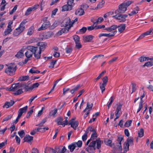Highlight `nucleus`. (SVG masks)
I'll return each mask as SVG.
<instances>
[{"label":"nucleus","mask_w":153,"mask_h":153,"mask_svg":"<svg viewBox=\"0 0 153 153\" xmlns=\"http://www.w3.org/2000/svg\"><path fill=\"white\" fill-rule=\"evenodd\" d=\"M101 141L99 138L91 142L85 149L89 153L94 152L96 148L99 149L101 148Z\"/></svg>","instance_id":"nucleus-1"},{"label":"nucleus","mask_w":153,"mask_h":153,"mask_svg":"<svg viewBox=\"0 0 153 153\" xmlns=\"http://www.w3.org/2000/svg\"><path fill=\"white\" fill-rule=\"evenodd\" d=\"M7 68L4 70V72L8 75L13 76L15 74L16 70V65L14 63H11L8 65H6Z\"/></svg>","instance_id":"nucleus-2"},{"label":"nucleus","mask_w":153,"mask_h":153,"mask_svg":"<svg viewBox=\"0 0 153 153\" xmlns=\"http://www.w3.org/2000/svg\"><path fill=\"white\" fill-rule=\"evenodd\" d=\"M27 22L26 20H24L20 23L19 27L14 31L13 35L15 36H18L25 29V25Z\"/></svg>","instance_id":"nucleus-3"},{"label":"nucleus","mask_w":153,"mask_h":153,"mask_svg":"<svg viewBox=\"0 0 153 153\" xmlns=\"http://www.w3.org/2000/svg\"><path fill=\"white\" fill-rule=\"evenodd\" d=\"M128 16L127 14H116L115 16H112V17L114 18L117 20L119 22H125L126 21V18L128 17Z\"/></svg>","instance_id":"nucleus-4"},{"label":"nucleus","mask_w":153,"mask_h":153,"mask_svg":"<svg viewBox=\"0 0 153 153\" xmlns=\"http://www.w3.org/2000/svg\"><path fill=\"white\" fill-rule=\"evenodd\" d=\"M126 10V7H125L124 4L122 3L119 5L118 8L115 11L114 13L117 15H118V14L124 13Z\"/></svg>","instance_id":"nucleus-5"},{"label":"nucleus","mask_w":153,"mask_h":153,"mask_svg":"<svg viewBox=\"0 0 153 153\" xmlns=\"http://www.w3.org/2000/svg\"><path fill=\"white\" fill-rule=\"evenodd\" d=\"M123 105L122 102H120L118 104H117V107L115 112L116 118H119L120 115V111H121L122 107Z\"/></svg>","instance_id":"nucleus-6"},{"label":"nucleus","mask_w":153,"mask_h":153,"mask_svg":"<svg viewBox=\"0 0 153 153\" xmlns=\"http://www.w3.org/2000/svg\"><path fill=\"white\" fill-rule=\"evenodd\" d=\"M71 24V19L69 18L65 19L61 24V27H69Z\"/></svg>","instance_id":"nucleus-7"},{"label":"nucleus","mask_w":153,"mask_h":153,"mask_svg":"<svg viewBox=\"0 0 153 153\" xmlns=\"http://www.w3.org/2000/svg\"><path fill=\"white\" fill-rule=\"evenodd\" d=\"M51 25L49 21H46L43 23L41 26L38 29L39 31L45 30L49 27Z\"/></svg>","instance_id":"nucleus-8"},{"label":"nucleus","mask_w":153,"mask_h":153,"mask_svg":"<svg viewBox=\"0 0 153 153\" xmlns=\"http://www.w3.org/2000/svg\"><path fill=\"white\" fill-rule=\"evenodd\" d=\"M117 30H115L114 31L112 32L111 33H100L99 35V38L101 37L102 36H104L105 37H110L114 36L117 33Z\"/></svg>","instance_id":"nucleus-9"},{"label":"nucleus","mask_w":153,"mask_h":153,"mask_svg":"<svg viewBox=\"0 0 153 153\" xmlns=\"http://www.w3.org/2000/svg\"><path fill=\"white\" fill-rule=\"evenodd\" d=\"M55 149L57 153H65L67 150L65 146H60L58 147H56Z\"/></svg>","instance_id":"nucleus-10"},{"label":"nucleus","mask_w":153,"mask_h":153,"mask_svg":"<svg viewBox=\"0 0 153 153\" xmlns=\"http://www.w3.org/2000/svg\"><path fill=\"white\" fill-rule=\"evenodd\" d=\"M68 124L71 125V127L73 128L74 129L76 130L78 126L79 123L77 121H73L72 120H70Z\"/></svg>","instance_id":"nucleus-11"},{"label":"nucleus","mask_w":153,"mask_h":153,"mask_svg":"<svg viewBox=\"0 0 153 153\" xmlns=\"http://www.w3.org/2000/svg\"><path fill=\"white\" fill-rule=\"evenodd\" d=\"M123 137L122 136H120L118 137V139L117 140L118 143H117V148H118L119 150L121 151L122 150V148L121 146V142L123 140Z\"/></svg>","instance_id":"nucleus-12"},{"label":"nucleus","mask_w":153,"mask_h":153,"mask_svg":"<svg viewBox=\"0 0 153 153\" xmlns=\"http://www.w3.org/2000/svg\"><path fill=\"white\" fill-rule=\"evenodd\" d=\"M117 28V25H114L109 27L105 28L104 30H106L109 32H110L111 31L112 32L115 30H117L116 29Z\"/></svg>","instance_id":"nucleus-13"},{"label":"nucleus","mask_w":153,"mask_h":153,"mask_svg":"<svg viewBox=\"0 0 153 153\" xmlns=\"http://www.w3.org/2000/svg\"><path fill=\"white\" fill-rule=\"evenodd\" d=\"M94 37L91 35L84 36L83 37V41L85 42H90Z\"/></svg>","instance_id":"nucleus-14"},{"label":"nucleus","mask_w":153,"mask_h":153,"mask_svg":"<svg viewBox=\"0 0 153 153\" xmlns=\"http://www.w3.org/2000/svg\"><path fill=\"white\" fill-rule=\"evenodd\" d=\"M15 102L14 100H11L10 102L7 101L4 104L3 106V107H6V108H8L12 106L14 103Z\"/></svg>","instance_id":"nucleus-15"},{"label":"nucleus","mask_w":153,"mask_h":153,"mask_svg":"<svg viewBox=\"0 0 153 153\" xmlns=\"http://www.w3.org/2000/svg\"><path fill=\"white\" fill-rule=\"evenodd\" d=\"M118 31L120 33H122L125 30L126 26L125 24H121L118 26L117 25Z\"/></svg>","instance_id":"nucleus-16"},{"label":"nucleus","mask_w":153,"mask_h":153,"mask_svg":"<svg viewBox=\"0 0 153 153\" xmlns=\"http://www.w3.org/2000/svg\"><path fill=\"white\" fill-rule=\"evenodd\" d=\"M85 13L84 10L82 8H78L75 11V14L76 15L81 16L83 15Z\"/></svg>","instance_id":"nucleus-17"},{"label":"nucleus","mask_w":153,"mask_h":153,"mask_svg":"<svg viewBox=\"0 0 153 153\" xmlns=\"http://www.w3.org/2000/svg\"><path fill=\"white\" fill-rule=\"evenodd\" d=\"M42 52L39 50L38 47L37 48L35 52L34 53V56L36 59H39L41 57V54Z\"/></svg>","instance_id":"nucleus-18"},{"label":"nucleus","mask_w":153,"mask_h":153,"mask_svg":"<svg viewBox=\"0 0 153 153\" xmlns=\"http://www.w3.org/2000/svg\"><path fill=\"white\" fill-rule=\"evenodd\" d=\"M39 47H38L39 50L41 51H43L45 49L46 46V44L43 42H41L39 43Z\"/></svg>","instance_id":"nucleus-19"},{"label":"nucleus","mask_w":153,"mask_h":153,"mask_svg":"<svg viewBox=\"0 0 153 153\" xmlns=\"http://www.w3.org/2000/svg\"><path fill=\"white\" fill-rule=\"evenodd\" d=\"M21 85L20 84H13L10 88L11 90L12 91H15L16 90H17L18 89L20 88L21 87L20 86Z\"/></svg>","instance_id":"nucleus-20"},{"label":"nucleus","mask_w":153,"mask_h":153,"mask_svg":"<svg viewBox=\"0 0 153 153\" xmlns=\"http://www.w3.org/2000/svg\"><path fill=\"white\" fill-rule=\"evenodd\" d=\"M38 48V47L29 46L27 47V49H28L31 53H32V54H34V53L36 51V50Z\"/></svg>","instance_id":"nucleus-21"},{"label":"nucleus","mask_w":153,"mask_h":153,"mask_svg":"<svg viewBox=\"0 0 153 153\" xmlns=\"http://www.w3.org/2000/svg\"><path fill=\"white\" fill-rule=\"evenodd\" d=\"M36 6L34 5L32 7H29L26 11V12L25 13V15L27 16L29 15L30 14L31 11L33 10H34L36 9Z\"/></svg>","instance_id":"nucleus-22"},{"label":"nucleus","mask_w":153,"mask_h":153,"mask_svg":"<svg viewBox=\"0 0 153 153\" xmlns=\"http://www.w3.org/2000/svg\"><path fill=\"white\" fill-rule=\"evenodd\" d=\"M33 140V137L30 136L29 135L27 134L24 137V140L25 141L29 142Z\"/></svg>","instance_id":"nucleus-23"},{"label":"nucleus","mask_w":153,"mask_h":153,"mask_svg":"<svg viewBox=\"0 0 153 153\" xmlns=\"http://www.w3.org/2000/svg\"><path fill=\"white\" fill-rule=\"evenodd\" d=\"M21 87L23 88L25 90V91H29L30 90L32 89V87H29L28 86L26 85V84L25 83H21Z\"/></svg>","instance_id":"nucleus-24"},{"label":"nucleus","mask_w":153,"mask_h":153,"mask_svg":"<svg viewBox=\"0 0 153 153\" xmlns=\"http://www.w3.org/2000/svg\"><path fill=\"white\" fill-rule=\"evenodd\" d=\"M72 6H70L69 5H64L62 7V11H67L68 10H70L72 9Z\"/></svg>","instance_id":"nucleus-25"},{"label":"nucleus","mask_w":153,"mask_h":153,"mask_svg":"<svg viewBox=\"0 0 153 153\" xmlns=\"http://www.w3.org/2000/svg\"><path fill=\"white\" fill-rule=\"evenodd\" d=\"M152 32V30H150L148 31L145 32L142 34L137 39V40H138L139 39H142L143 38L146 36L149 35Z\"/></svg>","instance_id":"nucleus-26"},{"label":"nucleus","mask_w":153,"mask_h":153,"mask_svg":"<svg viewBox=\"0 0 153 153\" xmlns=\"http://www.w3.org/2000/svg\"><path fill=\"white\" fill-rule=\"evenodd\" d=\"M96 131L94 129L93 126H90L87 128L85 132H87V133L88 134L89 133V131L93 133L94 132L96 133Z\"/></svg>","instance_id":"nucleus-27"},{"label":"nucleus","mask_w":153,"mask_h":153,"mask_svg":"<svg viewBox=\"0 0 153 153\" xmlns=\"http://www.w3.org/2000/svg\"><path fill=\"white\" fill-rule=\"evenodd\" d=\"M76 147V144L73 143L68 146V149L70 150L71 152H73Z\"/></svg>","instance_id":"nucleus-28"},{"label":"nucleus","mask_w":153,"mask_h":153,"mask_svg":"<svg viewBox=\"0 0 153 153\" xmlns=\"http://www.w3.org/2000/svg\"><path fill=\"white\" fill-rule=\"evenodd\" d=\"M34 31V28L33 26H31L27 32V35L29 36H31L33 33Z\"/></svg>","instance_id":"nucleus-29"},{"label":"nucleus","mask_w":153,"mask_h":153,"mask_svg":"<svg viewBox=\"0 0 153 153\" xmlns=\"http://www.w3.org/2000/svg\"><path fill=\"white\" fill-rule=\"evenodd\" d=\"M29 78V76H23L20 77L19 79V80L21 81H25L28 80Z\"/></svg>","instance_id":"nucleus-30"},{"label":"nucleus","mask_w":153,"mask_h":153,"mask_svg":"<svg viewBox=\"0 0 153 153\" xmlns=\"http://www.w3.org/2000/svg\"><path fill=\"white\" fill-rule=\"evenodd\" d=\"M72 48L70 45L67 46L65 49L66 53H70L72 51Z\"/></svg>","instance_id":"nucleus-31"},{"label":"nucleus","mask_w":153,"mask_h":153,"mask_svg":"<svg viewBox=\"0 0 153 153\" xmlns=\"http://www.w3.org/2000/svg\"><path fill=\"white\" fill-rule=\"evenodd\" d=\"M13 30L11 27H7L5 29L4 32V35L5 36L7 35L8 34L10 33Z\"/></svg>","instance_id":"nucleus-32"},{"label":"nucleus","mask_w":153,"mask_h":153,"mask_svg":"<svg viewBox=\"0 0 153 153\" xmlns=\"http://www.w3.org/2000/svg\"><path fill=\"white\" fill-rule=\"evenodd\" d=\"M25 55L27 58H30L33 56L32 53H31L30 51L27 49V51L25 53Z\"/></svg>","instance_id":"nucleus-33"},{"label":"nucleus","mask_w":153,"mask_h":153,"mask_svg":"<svg viewBox=\"0 0 153 153\" xmlns=\"http://www.w3.org/2000/svg\"><path fill=\"white\" fill-rule=\"evenodd\" d=\"M150 59L148 57H146L144 56H142L140 59V62H142L146 61H148Z\"/></svg>","instance_id":"nucleus-34"},{"label":"nucleus","mask_w":153,"mask_h":153,"mask_svg":"<svg viewBox=\"0 0 153 153\" xmlns=\"http://www.w3.org/2000/svg\"><path fill=\"white\" fill-rule=\"evenodd\" d=\"M153 65V60H151L145 63L143 65V66H146L147 67H149Z\"/></svg>","instance_id":"nucleus-35"},{"label":"nucleus","mask_w":153,"mask_h":153,"mask_svg":"<svg viewBox=\"0 0 153 153\" xmlns=\"http://www.w3.org/2000/svg\"><path fill=\"white\" fill-rule=\"evenodd\" d=\"M106 85L103 84L101 83H100V89L101 90L102 93H103V92L105 90V87Z\"/></svg>","instance_id":"nucleus-36"},{"label":"nucleus","mask_w":153,"mask_h":153,"mask_svg":"<svg viewBox=\"0 0 153 153\" xmlns=\"http://www.w3.org/2000/svg\"><path fill=\"white\" fill-rule=\"evenodd\" d=\"M73 38L75 43L80 42V38L78 35H75L73 36Z\"/></svg>","instance_id":"nucleus-37"},{"label":"nucleus","mask_w":153,"mask_h":153,"mask_svg":"<svg viewBox=\"0 0 153 153\" xmlns=\"http://www.w3.org/2000/svg\"><path fill=\"white\" fill-rule=\"evenodd\" d=\"M23 88H20L17 90V91L14 93V94L15 95H18L23 92L22 91Z\"/></svg>","instance_id":"nucleus-38"},{"label":"nucleus","mask_w":153,"mask_h":153,"mask_svg":"<svg viewBox=\"0 0 153 153\" xmlns=\"http://www.w3.org/2000/svg\"><path fill=\"white\" fill-rule=\"evenodd\" d=\"M129 145L128 144V143L126 142L124 143L123 149L124 151H126L127 152L129 150Z\"/></svg>","instance_id":"nucleus-39"},{"label":"nucleus","mask_w":153,"mask_h":153,"mask_svg":"<svg viewBox=\"0 0 153 153\" xmlns=\"http://www.w3.org/2000/svg\"><path fill=\"white\" fill-rule=\"evenodd\" d=\"M27 108V106H26L22 108H20L19 110V111L20 112H21L22 114L23 113H25L26 112Z\"/></svg>","instance_id":"nucleus-40"},{"label":"nucleus","mask_w":153,"mask_h":153,"mask_svg":"<svg viewBox=\"0 0 153 153\" xmlns=\"http://www.w3.org/2000/svg\"><path fill=\"white\" fill-rule=\"evenodd\" d=\"M71 27V26H70L69 27H64L61 29V30L63 33H66L69 31V30Z\"/></svg>","instance_id":"nucleus-41"},{"label":"nucleus","mask_w":153,"mask_h":153,"mask_svg":"<svg viewBox=\"0 0 153 153\" xmlns=\"http://www.w3.org/2000/svg\"><path fill=\"white\" fill-rule=\"evenodd\" d=\"M127 143H128V144L132 145H133V140L132 138L131 137L128 138L127 140Z\"/></svg>","instance_id":"nucleus-42"},{"label":"nucleus","mask_w":153,"mask_h":153,"mask_svg":"<svg viewBox=\"0 0 153 153\" xmlns=\"http://www.w3.org/2000/svg\"><path fill=\"white\" fill-rule=\"evenodd\" d=\"M41 129H42V128H38L37 129H35L33 130L31 132H30V134L31 135H34L37 132L40 131V130Z\"/></svg>","instance_id":"nucleus-43"},{"label":"nucleus","mask_w":153,"mask_h":153,"mask_svg":"<svg viewBox=\"0 0 153 153\" xmlns=\"http://www.w3.org/2000/svg\"><path fill=\"white\" fill-rule=\"evenodd\" d=\"M138 136L139 137H141L143 136L144 134V130L143 128H141L140 130H139L138 131Z\"/></svg>","instance_id":"nucleus-44"},{"label":"nucleus","mask_w":153,"mask_h":153,"mask_svg":"<svg viewBox=\"0 0 153 153\" xmlns=\"http://www.w3.org/2000/svg\"><path fill=\"white\" fill-rule=\"evenodd\" d=\"M108 78L107 76H105L102 78V81L103 83H102L107 85L108 82Z\"/></svg>","instance_id":"nucleus-45"},{"label":"nucleus","mask_w":153,"mask_h":153,"mask_svg":"<svg viewBox=\"0 0 153 153\" xmlns=\"http://www.w3.org/2000/svg\"><path fill=\"white\" fill-rule=\"evenodd\" d=\"M57 109H55L51 111L50 113L49 116H50V117L52 116H54L55 114L57 113Z\"/></svg>","instance_id":"nucleus-46"},{"label":"nucleus","mask_w":153,"mask_h":153,"mask_svg":"<svg viewBox=\"0 0 153 153\" xmlns=\"http://www.w3.org/2000/svg\"><path fill=\"white\" fill-rule=\"evenodd\" d=\"M24 56L23 53L22 51H19L16 55L15 56L18 58H21Z\"/></svg>","instance_id":"nucleus-47"},{"label":"nucleus","mask_w":153,"mask_h":153,"mask_svg":"<svg viewBox=\"0 0 153 153\" xmlns=\"http://www.w3.org/2000/svg\"><path fill=\"white\" fill-rule=\"evenodd\" d=\"M63 119L61 117H59L58 119L57 124L58 125H62L63 126V122H62Z\"/></svg>","instance_id":"nucleus-48"},{"label":"nucleus","mask_w":153,"mask_h":153,"mask_svg":"<svg viewBox=\"0 0 153 153\" xmlns=\"http://www.w3.org/2000/svg\"><path fill=\"white\" fill-rule=\"evenodd\" d=\"M97 132H96V133L94 132L93 133H92L91 135V139L92 140H94V139H96V138H97Z\"/></svg>","instance_id":"nucleus-49"},{"label":"nucleus","mask_w":153,"mask_h":153,"mask_svg":"<svg viewBox=\"0 0 153 153\" xmlns=\"http://www.w3.org/2000/svg\"><path fill=\"white\" fill-rule=\"evenodd\" d=\"M57 61L56 60H52L50 63V65L49 66L50 68H53L54 67L55 64Z\"/></svg>","instance_id":"nucleus-50"},{"label":"nucleus","mask_w":153,"mask_h":153,"mask_svg":"<svg viewBox=\"0 0 153 153\" xmlns=\"http://www.w3.org/2000/svg\"><path fill=\"white\" fill-rule=\"evenodd\" d=\"M114 14V12L113 11H110L106 14H105L104 16V17L105 18H106Z\"/></svg>","instance_id":"nucleus-51"},{"label":"nucleus","mask_w":153,"mask_h":153,"mask_svg":"<svg viewBox=\"0 0 153 153\" xmlns=\"http://www.w3.org/2000/svg\"><path fill=\"white\" fill-rule=\"evenodd\" d=\"M112 143V141L110 140H108L107 141H105V144L107 146H110L111 147L113 146V145L114 144H113L112 145L111 144Z\"/></svg>","instance_id":"nucleus-52"},{"label":"nucleus","mask_w":153,"mask_h":153,"mask_svg":"<svg viewBox=\"0 0 153 153\" xmlns=\"http://www.w3.org/2000/svg\"><path fill=\"white\" fill-rule=\"evenodd\" d=\"M143 102L140 101L139 104V106L138 109L137 111V113H138L142 108L143 106Z\"/></svg>","instance_id":"nucleus-53"},{"label":"nucleus","mask_w":153,"mask_h":153,"mask_svg":"<svg viewBox=\"0 0 153 153\" xmlns=\"http://www.w3.org/2000/svg\"><path fill=\"white\" fill-rule=\"evenodd\" d=\"M18 134L21 138H23L25 135V133L23 130H22L20 131H19Z\"/></svg>","instance_id":"nucleus-54"},{"label":"nucleus","mask_w":153,"mask_h":153,"mask_svg":"<svg viewBox=\"0 0 153 153\" xmlns=\"http://www.w3.org/2000/svg\"><path fill=\"white\" fill-rule=\"evenodd\" d=\"M105 2L104 1H102L100 2L97 5V8H100L102 7L103 4H105Z\"/></svg>","instance_id":"nucleus-55"},{"label":"nucleus","mask_w":153,"mask_h":153,"mask_svg":"<svg viewBox=\"0 0 153 153\" xmlns=\"http://www.w3.org/2000/svg\"><path fill=\"white\" fill-rule=\"evenodd\" d=\"M75 47L78 49H79L82 47V45L80 42L75 43Z\"/></svg>","instance_id":"nucleus-56"},{"label":"nucleus","mask_w":153,"mask_h":153,"mask_svg":"<svg viewBox=\"0 0 153 153\" xmlns=\"http://www.w3.org/2000/svg\"><path fill=\"white\" fill-rule=\"evenodd\" d=\"M132 122L131 120H129L126 121L124 124V126L126 127H128L130 126Z\"/></svg>","instance_id":"nucleus-57"},{"label":"nucleus","mask_w":153,"mask_h":153,"mask_svg":"<svg viewBox=\"0 0 153 153\" xmlns=\"http://www.w3.org/2000/svg\"><path fill=\"white\" fill-rule=\"evenodd\" d=\"M87 30V28L86 27H83L82 28L79 30V31L81 33L83 34Z\"/></svg>","instance_id":"nucleus-58"},{"label":"nucleus","mask_w":153,"mask_h":153,"mask_svg":"<svg viewBox=\"0 0 153 153\" xmlns=\"http://www.w3.org/2000/svg\"><path fill=\"white\" fill-rule=\"evenodd\" d=\"M88 7V6L86 4H83L81 6V8H82L84 10L87 9Z\"/></svg>","instance_id":"nucleus-59"},{"label":"nucleus","mask_w":153,"mask_h":153,"mask_svg":"<svg viewBox=\"0 0 153 153\" xmlns=\"http://www.w3.org/2000/svg\"><path fill=\"white\" fill-rule=\"evenodd\" d=\"M12 115H11L7 116V117H6L4 119L2 122H3L4 121L8 120H9L10 119L12 118Z\"/></svg>","instance_id":"nucleus-60"},{"label":"nucleus","mask_w":153,"mask_h":153,"mask_svg":"<svg viewBox=\"0 0 153 153\" xmlns=\"http://www.w3.org/2000/svg\"><path fill=\"white\" fill-rule=\"evenodd\" d=\"M87 133L85 131L84 134L82 137V139L83 141L86 140L87 138Z\"/></svg>","instance_id":"nucleus-61"},{"label":"nucleus","mask_w":153,"mask_h":153,"mask_svg":"<svg viewBox=\"0 0 153 153\" xmlns=\"http://www.w3.org/2000/svg\"><path fill=\"white\" fill-rule=\"evenodd\" d=\"M123 3L124 4L125 7H126L127 8V7L132 3V1H128L126 2H124Z\"/></svg>","instance_id":"nucleus-62"},{"label":"nucleus","mask_w":153,"mask_h":153,"mask_svg":"<svg viewBox=\"0 0 153 153\" xmlns=\"http://www.w3.org/2000/svg\"><path fill=\"white\" fill-rule=\"evenodd\" d=\"M75 144H76V146H77L78 147H80L82 146V142L81 140H79L77 142L74 143Z\"/></svg>","instance_id":"nucleus-63"},{"label":"nucleus","mask_w":153,"mask_h":153,"mask_svg":"<svg viewBox=\"0 0 153 153\" xmlns=\"http://www.w3.org/2000/svg\"><path fill=\"white\" fill-rule=\"evenodd\" d=\"M95 28H96V26H94V25L91 26H88L87 27L88 30L89 31H91L94 30Z\"/></svg>","instance_id":"nucleus-64"}]
</instances>
